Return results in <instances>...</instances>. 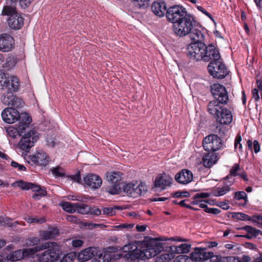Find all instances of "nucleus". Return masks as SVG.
I'll return each instance as SVG.
<instances>
[{
  "label": "nucleus",
  "mask_w": 262,
  "mask_h": 262,
  "mask_svg": "<svg viewBox=\"0 0 262 262\" xmlns=\"http://www.w3.org/2000/svg\"><path fill=\"white\" fill-rule=\"evenodd\" d=\"M164 249L163 243L157 238L147 241H136L125 245L122 251L126 253L123 256L127 260H145L159 254Z\"/></svg>",
  "instance_id": "nucleus-1"
},
{
  "label": "nucleus",
  "mask_w": 262,
  "mask_h": 262,
  "mask_svg": "<svg viewBox=\"0 0 262 262\" xmlns=\"http://www.w3.org/2000/svg\"><path fill=\"white\" fill-rule=\"evenodd\" d=\"M50 244L44 243L32 248L16 250L7 256V258L12 261L19 260L26 256H32L37 252L49 247Z\"/></svg>",
  "instance_id": "nucleus-2"
},
{
  "label": "nucleus",
  "mask_w": 262,
  "mask_h": 262,
  "mask_svg": "<svg viewBox=\"0 0 262 262\" xmlns=\"http://www.w3.org/2000/svg\"><path fill=\"white\" fill-rule=\"evenodd\" d=\"M49 247L44 249L43 252L36 254L39 262H55L59 258L58 246L55 243L47 242Z\"/></svg>",
  "instance_id": "nucleus-3"
},
{
  "label": "nucleus",
  "mask_w": 262,
  "mask_h": 262,
  "mask_svg": "<svg viewBox=\"0 0 262 262\" xmlns=\"http://www.w3.org/2000/svg\"><path fill=\"white\" fill-rule=\"evenodd\" d=\"M24 135L20 139L18 146L24 150H28L33 147L39 139V134L35 128L24 132Z\"/></svg>",
  "instance_id": "nucleus-4"
},
{
  "label": "nucleus",
  "mask_w": 262,
  "mask_h": 262,
  "mask_svg": "<svg viewBox=\"0 0 262 262\" xmlns=\"http://www.w3.org/2000/svg\"><path fill=\"white\" fill-rule=\"evenodd\" d=\"M193 27L191 18L188 15L179 20L173 25V29L175 34L181 37L188 34Z\"/></svg>",
  "instance_id": "nucleus-5"
},
{
  "label": "nucleus",
  "mask_w": 262,
  "mask_h": 262,
  "mask_svg": "<svg viewBox=\"0 0 262 262\" xmlns=\"http://www.w3.org/2000/svg\"><path fill=\"white\" fill-rule=\"evenodd\" d=\"M208 70L212 76L216 78L222 79L228 74V71L221 58L212 61L208 66Z\"/></svg>",
  "instance_id": "nucleus-6"
},
{
  "label": "nucleus",
  "mask_w": 262,
  "mask_h": 262,
  "mask_svg": "<svg viewBox=\"0 0 262 262\" xmlns=\"http://www.w3.org/2000/svg\"><path fill=\"white\" fill-rule=\"evenodd\" d=\"M124 192L128 196L137 198L146 193L147 186L141 182L126 184L123 186Z\"/></svg>",
  "instance_id": "nucleus-7"
},
{
  "label": "nucleus",
  "mask_w": 262,
  "mask_h": 262,
  "mask_svg": "<svg viewBox=\"0 0 262 262\" xmlns=\"http://www.w3.org/2000/svg\"><path fill=\"white\" fill-rule=\"evenodd\" d=\"M187 12L186 9L180 5H174L170 7L167 10L166 17L167 20L173 25L186 16Z\"/></svg>",
  "instance_id": "nucleus-8"
},
{
  "label": "nucleus",
  "mask_w": 262,
  "mask_h": 262,
  "mask_svg": "<svg viewBox=\"0 0 262 262\" xmlns=\"http://www.w3.org/2000/svg\"><path fill=\"white\" fill-rule=\"evenodd\" d=\"M18 79L14 76H7L0 71V89H7L9 91H17L19 88Z\"/></svg>",
  "instance_id": "nucleus-9"
},
{
  "label": "nucleus",
  "mask_w": 262,
  "mask_h": 262,
  "mask_svg": "<svg viewBox=\"0 0 262 262\" xmlns=\"http://www.w3.org/2000/svg\"><path fill=\"white\" fill-rule=\"evenodd\" d=\"M203 145L205 150L213 152L220 149L223 146V144L218 136L210 135L204 139Z\"/></svg>",
  "instance_id": "nucleus-10"
},
{
  "label": "nucleus",
  "mask_w": 262,
  "mask_h": 262,
  "mask_svg": "<svg viewBox=\"0 0 262 262\" xmlns=\"http://www.w3.org/2000/svg\"><path fill=\"white\" fill-rule=\"evenodd\" d=\"M205 43L196 42L190 43L187 48L188 56L194 60H202L203 53L204 52Z\"/></svg>",
  "instance_id": "nucleus-11"
},
{
  "label": "nucleus",
  "mask_w": 262,
  "mask_h": 262,
  "mask_svg": "<svg viewBox=\"0 0 262 262\" xmlns=\"http://www.w3.org/2000/svg\"><path fill=\"white\" fill-rule=\"evenodd\" d=\"M211 92L215 99L222 104H226L229 100L227 92L224 86L220 83H214L211 86Z\"/></svg>",
  "instance_id": "nucleus-12"
},
{
  "label": "nucleus",
  "mask_w": 262,
  "mask_h": 262,
  "mask_svg": "<svg viewBox=\"0 0 262 262\" xmlns=\"http://www.w3.org/2000/svg\"><path fill=\"white\" fill-rule=\"evenodd\" d=\"M173 181L172 178L165 173L158 176L154 181V187L161 190L166 189L171 186Z\"/></svg>",
  "instance_id": "nucleus-13"
},
{
  "label": "nucleus",
  "mask_w": 262,
  "mask_h": 262,
  "mask_svg": "<svg viewBox=\"0 0 262 262\" xmlns=\"http://www.w3.org/2000/svg\"><path fill=\"white\" fill-rule=\"evenodd\" d=\"M204 50L203 53L202 60L205 61H215L221 58L219 51L212 45H209L208 47L205 45Z\"/></svg>",
  "instance_id": "nucleus-14"
},
{
  "label": "nucleus",
  "mask_w": 262,
  "mask_h": 262,
  "mask_svg": "<svg viewBox=\"0 0 262 262\" xmlns=\"http://www.w3.org/2000/svg\"><path fill=\"white\" fill-rule=\"evenodd\" d=\"M85 185L93 189L99 188L102 185V180L97 174L90 173L83 178Z\"/></svg>",
  "instance_id": "nucleus-15"
},
{
  "label": "nucleus",
  "mask_w": 262,
  "mask_h": 262,
  "mask_svg": "<svg viewBox=\"0 0 262 262\" xmlns=\"http://www.w3.org/2000/svg\"><path fill=\"white\" fill-rule=\"evenodd\" d=\"M13 91L8 92L2 99L4 104L7 105H11L16 108L21 107L23 106V102L21 98L14 95Z\"/></svg>",
  "instance_id": "nucleus-16"
},
{
  "label": "nucleus",
  "mask_w": 262,
  "mask_h": 262,
  "mask_svg": "<svg viewBox=\"0 0 262 262\" xmlns=\"http://www.w3.org/2000/svg\"><path fill=\"white\" fill-rule=\"evenodd\" d=\"M2 117L5 122L13 123L18 119L19 113L13 108H7L2 112Z\"/></svg>",
  "instance_id": "nucleus-17"
},
{
  "label": "nucleus",
  "mask_w": 262,
  "mask_h": 262,
  "mask_svg": "<svg viewBox=\"0 0 262 262\" xmlns=\"http://www.w3.org/2000/svg\"><path fill=\"white\" fill-rule=\"evenodd\" d=\"M14 41L12 36L7 34L0 35V50L8 52L13 48Z\"/></svg>",
  "instance_id": "nucleus-18"
},
{
  "label": "nucleus",
  "mask_w": 262,
  "mask_h": 262,
  "mask_svg": "<svg viewBox=\"0 0 262 262\" xmlns=\"http://www.w3.org/2000/svg\"><path fill=\"white\" fill-rule=\"evenodd\" d=\"M212 253H206L204 248H195L194 251L190 254L192 262H196L200 260H206L211 257Z\"/></svg>",
  "instance_id": "nucleus-19"
},
{
  "label": "nucleus",
  "mask_w": 262,
  "mask_h": 262,
  "mask_svg": "<svg viewBox=\"0 0 262 262\" xmlns=\"http://www.w3.org/2000/svg\"><path fill=\"white\" fill-rule=\"evenodd\" d=\"M233 183V181L225 180L223 185H219L213 189L212 194L215 196H223L230 191V186Z\"/></svg>",
  "instance_id": "nucleus-20"
},
{
  "label": "nucleus",
  "mask_w": 262,
  "mask_h": 262,
  "mask_svg": "<svg viewBox=\"0 0 262 262\" xmlns=\"http://www.w3.org/2000/svg\"><path fill=\"white\" fill-rule=\"evenodd\" d=\"M175 180L180 184H187L193 180L192 172L188 169H183L175 175Z\"/></svg>",
  "instance_id": "nucleus-21"
},
{
  "label": "nucleus",
  "mask_w": 262,
  "mask_h": 262,
  "mask_svg": "<svg viewBox=\"0 0 262 262\" xmlns=\"http://www.w3.org/2000/svg\"><path fill=\"white\" fill-rule=\"evenodd\" d=\"M19 124L18 126L23 128L24 132L29 130L34 127L30 126V124L32 122V118L31 116L26 112H23L19 114Z\"/></svg>",
  "instance_id": "nucleus-22"
},
{
  "label": "nucleus",
  "mask_w": 262,
  "mask_h": 262,
  "mask_svg": "<svg viewBox=\"0 0 262 262\" xmlns=\"http://www.w3.org/2000/svg\"><path fill=\"white\" fill-rule=\"evenodd\" d=\"M31 160L38 165L46 166L49 164L50 158L45 152L40 150L31 157Z\"/></svg>",
  "instance_id": "nucleus-23"
},
{
  "label": "nucleus",
  "mask_w": 262,
  "mask_h": 262,
  "mask_svg": "<svg viewBox=\"0 0 262 262\" xmlns=\"http://www.w3.org/2000/svg\"><path fill=\"white\" fill-rule=\"evenodd\" d=\"M216 120L222 124H229L232 121L231 112L226 108H224L216 116Z\"/></svg>",
  "instance_id": "nucleus-24"
},
{
  "label": "nucleus",
  "mask_w": 262,
  "mask_h": 262,
  "mask_svg": "<svg viewBox=\"0 0 262 262\" xmlns=\"http://www.w3.org/2000/svg\"><path fill=\"white\" fill-rule=\"evenodd\" d=\"M9 26L13 29H20L24 24V18L19 14L12 15L8 20Z\"/></svg>",
  "instance_id": "nucleus-25"
},
{
  "label": "nucleus",
  "mask_w": 262,
  "mask_h": 262,
  "mask_svg": "<svg viewBox=\"0 0 262 262\" xmlns=\"http://www.w3.org/2000/svg\"><path fill=\"white\" fill-rule=\"evenodd\" d=\"M97 253V250L94 247H90L81 251L78 255L77 258L80 261H87L92 258Z\"/></svg>",
  "instance_id": "nucleus-26"
},
{
  "label": "nucleus",
  "mask_w": 262,
  "mask_h": 262,
  "mask_svg": "<svg viewBox=\"0 0 262 262\" xmlns=\"http://www.w3.org/2000/svg\"><path fill=\"white\" fill-rule=\"evenodd\" d=\"M166 9V4L164 2H154L151 5V10L153 13L159 16L163 17Z\"/></svg>",
  "instance_id": "nucleus-27"
},
{
  "label": "nucleus",
  "mask_w": 262,
  "mask_h": 262,
  "mask_svg": "<svg viewBox=\"0 0 262 262\" xmlns=\"http://www.w3.org/2000/svg\"><path fill=\"white\" fill-rule=\"evenodd\" d=\"M221 102L217 100L211 101L208 105V112L209 114L216 117L224 108L220 105Z\"/></svg>",
  "instance_id": "nucleus-28"
},
{
  "label": "nucleus",
  "mask_w": 262,
  "mask_h": 262,
  "mask_svg": "<svg viewBox=\"0 0 262 262\" xmlns=\"http://www.w3.org/2000/svg\"><path fill=\"white\" fill-rule=\"evenodd\" d=\"M217 161L216 154L214 152H209L205 155L203 158V163L204 166L210 167L215 164Z\"/></svg>",
  "instance_id": "nucleus-29"
},
{
  "label": "nucleus",
  "mask_w": 262,
  "mask_h": 262,
  "mask_svg": "<svg viewBox=\"0 0 262 262\" xmlns=\"http://www.w3.org/2000/svg\"><path fill=\"white\" fill-rule=\"evenodd\" d=\"M235 217L240 220L243 221H252L253 222L256 223L258 224L260 223V222L262 221V217L261 216H253L252 218L250 217L248 215L238 212L235 214Z\"/></svg>",
  "instance_id": "nucleus-30"
},
{
  "label": "nucleus",
  "mask_w": 262,
  "mask_h": 262,
  "mask_svg": "<svg viewBox=\"0 0 262 262\" xmlns=\"http://www.w3.org/2000/svg\"><path fill=\"white\" fill-rule=\"evenodd\" d=\"M190 38L194 41V42H202L204 39L203 33L199 29H193L189 33Z\"/></svg>",
  "instance_id": "nucleus-31"
},
{
  "label": "nucleus",
  "mask_w": 262,
  "mask_h": 262,
  "mask_svg": "<svg viewBox=\"0 0 262 262\" xmlns=\"http://www.w3.org/2000/svg\"><path fill=\"white\" fill-rule=\"evenodd\" d=\"M106 180L109 183L119 184L121 179V173L119 172L111 171L106 173Z\"/></svg>",
  "instance_id": "nucleus-32"
},
{
  "label": "nucleus",
  "mask_w": 262,
  "mask_h": 262,
  "mask_svg": "<svg viewBox=\"0 0 262 262\" xmlns=\"http://www.w3.org/2000/svg\"><path fill=\"white\" fill-rule=\"evenodd\" d=\"M24 132L23 128L18 125H17V127L11 126L7 129L8 135L13 138H15L18 136H20L24 133Z\"/></svg>",
  "instance_id": "nucleus-33"
},
{
  "label": "nucleus",
  "mask_w": 262,
  "mask_h": 262,
  "mask_svg": "<svg viewBox=\"0 0 262 262\" xmlns=\"http://www.w3.org/2000/svg\"><path fill=\"white\" fill-rule=\"evenodd\" d=\"M58 233V229L56 228H51L48 230L41 232L40 236L45 239H49L54 238Z\"/></svg>",
  "instance_id": "nucleus-34"
},
{
  "label": "nucleus",
  "mask_w": 262,
  "mask_h": 262,
  "mask_svg": "<svg viewBox=\"0 0 262 262\" xmlns=\"http://www.w3.org/2000/svg\"><path fill=\"white\" fill-rule=\"evenodd\" d=\"M224 261H227V262H249L251 260V258L246 255H242V257H224Z\"/></svg>",
  "instance_id": "nucleus-35"
},
{
  "label": "nucleus",
  "mask_w": 262,
  "mask_h": 262,
  "mask_svg": "<svg viewBox=\"0 0 262 262\" xmlns=\"http://www.w3.org/2000/svg\"><path fill=\"white\" fill-rule=\"evenodd\" d=\"M32 190L33 191L36 192L32 196L33 198L35 200H38L39 199V197L44 196L47 194V192L44 188L40 187L39 185L34 184L32 187Z\"/></svg>",
  "instance_id": "nucleus-36"
},
{
  "label": "nucleus",
  "mask_w": 262,
  "mask_h": 262,
  "mask_svg": "<svg viewBox=\"0 0 262 262\" xmlns=\"http://www.w3.org/2000/svg\"><path fill=\"white\" fill-rule=\"evenodd\" d=\"M191 245L188 244H182L178 246H172L171 249L178 253H187L189 252Z\"/></svg>",
  "instance_id": "nucleus-37"
},
{
  "label": "nucleus",
  "mask_w": 262,
  "mask_h": 262,
  "mask_svg": "<svg viewBox=\"0 0 262 262\" xmlns=\"http://www.w3.org/2000/svg\"><path fill=\"white\" fill-rule=\"evenodd\" d=\"M111 260V254L106 251H103L94 258L93 262H110Z\"/></svg>",
  "instance_id": "nucleus-38"
},
{
  "label": "nucleus",
  "mask_w": 262,
  "mask_h": 262,
  "mask_svg": "<svg viewBox=\"0 0 262 262\" xmlns=\"http://www.w3.org/2000/svg\"><path fill=\"white\" fill-rule=\"evenodd\" d=\"M241 229H243V230H245V231H246L247 232L248 234L246 235H237V236L245 237L247 238H251V236H255L258 234V233L259 232H260L259 230H257L255 229V228H254L251 226H245V227L241 228Z\"/></svg>",
  "instance_id": "nucleus-39"
},
{
  "label": "nucleus",
  "mask_w": 262,
  "mask_h": 262,
  "mask_svg": "<svg viewBox=\"0 0 262 262\" xmlns=\"http://www.w3.org/2000/svg\"><path fill=\"white\" fill-rule=\"evenodd\" d=\"M60 205L62 209L68 212L73 213L76 212L77 203L63 202L61 203Z\"/></svg>",
  "instance_id": "nucleus-40"
},
{
  "label": "nucleus",
  "mask_w": 262,
  "mask_h": 262,
  "mask_svg": "<svg viewBox=\"0 0 262 262\" xmlns=\"http://www.w3.org/2000/svg\"><path fill=\"white\" fill-rule=\"evenodd\" d=\"M110 185L106 188L107 192L111 194H117L119 193L120 187L119 184L109 183Z\"/></svg>",
  "instance_id": "nucleus-41"
},
{
  "label": "nucleus",
  "mask_w": 262,
  "mask_h": 262,
  "mask_svg": "<svg viewBox=\"0 0 262 262\" xmlns=\"http://www.w3.org/2000/svg\"><path fill=\"white\" fill-rule=\"evenodd\" d=\"M242 137L239 134H238L234 141V149L235 151L238 154H242L243 153V146L241 143L242 141Z\"/></svg>",
  "instance_id": "nucleus-42"
},
{
  "label": "nucleus",
  "mask_w": 262,
  "mask_h": 262,
  "mask_svg": "<svg viewBox=\"0 0 262 262\" xmlns=\"http://www.w3.org/2000/svg\"><path fill=\"white\" fill-rule=\"evenodd\" d=\"M247 146L251 150L253 149L255 153H257L260 151V146L257 140H254L253 142L251 140H248L247 142Z\"/></svg>",
  "instance_id": "nucleus-43"
},
{
  "label": "nucleus",
  "mask_w": 262,
  "mask_h": 262,
  "mask_svg": "<svg viewBox=\"0 0 262 262\" xmlns=\"http://www.w3.org/2000/svg\"><path fill=\"white\" fill-rule=\"evenodd\" d=\"M90 206L86 204H79L77 203L76 211L83 214H89L90 212Z\"/></svg>",
  "instance_id": "nucleus-44"
},
{
  "label": "nucleus",
  "mask_w": 262,
  "mask_h": 262,
  "mask_svg": "<svg viewBox=\"0 0 262 262\" xmlns=\"http://www.w3.org/2000/svg\"><path fill=\"white\" fill-rule=\"evenodd\" d=\"M17 186L22 190L31 189L33 185V183L25 182L23 181H19L16 182Z\"/></svg>",
  "instance_id": "nucleus-45"
},
{
  "label": "nucleus",
  "mask_w": 262,
  "mask_h": 262,
  "mask_svg": "<svg viewBox=\"0 0 262 262\" xmlns=\"http://www.w3.org/2000/svg\"><path fill=\"white\" fill-rule=\"evenodd\" d=\"M2 12L4 15H9L10 16L17 14V13H16L15 8L12 6H5Z\"/></svg>",
  "instance_id": "nucleus-46"
},
{
  "label": "nucleus",
  "mask_w": 262,
  "mask_h": 262,
  "mask_svg": "<svg viewBox=\"0 0 262 262\" xmlns=\"http://www.w3.org/2000/svg\"><path fill=\"white\" fill-rule=\"evenodd\" d=\"M52 174L56 177H62L64 176V171L60 167H53L51 169Z\"/></svg>",
  "instance_id": "nucleus-47"
},
{
  "label": "nucleus",
  "mask_w": 262,
  "mask_h": 262,
  "mask_svg": "<svg viewBox=\"0 0 262 262\" xmlns=\"http://www.w3.org/2000/svg\"><path fill=\"white\" fill-rule=\"evenodd\" d=\"M26 221L29 223H42L45 222V219L43 217H35L26 218Z\"/></svg>",
  "instance_id": "nucleus-48"
},
{
  "label": "nucleus",
  "mask_w": 262,
  "mask_h": 262,
  "mask_svg": "<svg viewBox=\"0 0 262 262\" xmlns=\"http://www.w3.org/2000/svg\"><path fill=\"white\" fill-rule=\"evenodd\" d=\"M174 262H192V259L188 255H180L174 259Z\"/></svg>",
  "instance_id": "nucleus-49"
},
{
  "label": "nucleus",
  "mask_w": 262,
  "mask_h": 262,
  "mask_svg": "<svg viewBox=\"0 0 262 262\" xmlns=\"http://www.w3.org/2000/svg\"><path fill=\"white\" fill-rule=\"evenodd\" d=\"M234 198L237 200H244L245 202L248 201V198L244 191H237L234 194Z\"/></svg>",
  "instance_id": "nucleus-50"
},
{
  "label": "nucleus",
  "mask_w": 262,
  "mask_h": 262,
  "mask_svg": "<svg viewBox=\"0 0 262 262\" xmlns=\"http://www.w3.org/2000/svg\"><path fill=\"white\" fill-rule=\"evenodd\" d=\"M76 255L73 253H69L64 255L60 262H72L73 259L75 258Z\"/></svg>",
  "instance_id": "nucleus-51"
},
{
  "label": "nucleus",
  "mask_w": 262,
  "mask_h": 262,
  "mask_svg": "<svg viewBox=\"0 0 262 262\" xmlns=\"http://www.w3.org/2000/svg\"><path fill=\"white\" fill-rule=\"evenodd\" d=\"M148 0H132L133 4L137 7L141 8L147 5Z\"/></svg>",
  "instance_id": "nucleus-52"
},
{
  "label": "nucleus",
  "mask_w": 262,
  "mask_h": 262,
  "mask_svg": "<svg viewBox=\"0 0 262 262\" xmlns=\"http://www.w3.org/2000/svg\"><path fill=\"white\" fill-rule=\"evenodd\" d=\"M103 214L107 216H113L116 213L115 209L113 207H105L102 209Z\"/></svg>",
  "instance_id": "nucleus-53"
},
{
  "label": "nucleus",
  "mask_w": 262,
  "mask_h": 262,
  "mask_svg": "<svg viewBox=\"0 0 262 262\" xmlns=\"http://www.w3.org/2000/svg\"><path fill=\"white\" fill-rule=\"evenodd\" d=\"M0 226H11V220L9 218L0 217Z\"/></svg>",
  "instance_id": "nucleus-54"
},
{
  "label": "nucleus",
  "mask_w": 262,
  "mask_h": 262,
  "mask_svg": "<svg viewBox=\"0 0 262 262\" xmlns=\"http://www.w3.org/2000/svg\"><path fill=\"white\" fill-rule=\"evenodd\" d=\"M11 165L13 167L17 169L19 171H25L26 169V168L23 165L20 164L14 161L11 162Z\"/></svg>",
  "instance_id": "nucleus-55"
},
{
  "label": "nucleus",
  "mask_w": 262,
  "mask_h": 262,
  "mask_svg": "<svg viewBox=\"0 0 262 262\" xmlns=\"http://www.w3.org/2000/svg\"><path fill=\"white\" fill-rule=\"evenodd\" d=\"M89 213L92 215H99L101 213V211L96 206L90 207Z\"/></svg>",
  "instance_id": "nucleus-56"
},
{
  "label": "nucleus",
  "mask_w": 262,
  "mask_h": 262,
  "mask_svg": "<svg viewBox=\"0 0 262 262\" xmlns=\"http://www.w3.org/2000/svg\"><path fill=\"white\" fill-rule=\"evenodd\" d=\"M211 193L208 192H200L195 194V198L199 199L200 200H204L210 196Z\"/></svg>",
  "instance_id": "nucleus-57"
},
{
  "label": "nucleus",
  "mask_w": 262,
  "mask_h": 262,
  "mask_svg": "<svg viewBox=\"0 0 262 262\" xmlns=\"http://www.w3.org/2000/svg\"><path fill=\"white\" fill-rule=\"evenodd\" d=\"M20 7L24 9L27 8L33 0H18Z\"/></svg>",
  "instance_id": "nucleus-58"
},
{
  "label": "nucleus",
  "mask_w": 262,
  "mask_h": 262,
  "mask_svg": "<svg viewBox=\"0 0 262 262\" xmlns=\"http://www.w3.org/2000/svg\"><path fill=\"white\" fill-rule=\"evenodd\" d=\"M15 64V61L13 58H10L9 60H7L5 63V67L7 68L8 69H10L14 66Z\"/></svg>",
  "instance_id": "nucleus-59"
},
{
  "label": "nucleus",
  "mask_w": 262,
  "mask_h": 262,
  "mask_svg": "<svg viewBox=\"0 0 262 262\" xmlns=\"http://www.w3.org/2000/svg\"><path fill=\"white\" fill-rule=\"evenodd\" d=\"M239 169V166L237 164H235L232 168L230 169V174L232 176H235L237 175V172Z\"/></svg>",
  "instance_id": "nucleus-60"
},
{
  "label": "nucleus",
  "mask_w": 262,
  "mask_h": 262,
  "mask_svg": "<svg viewBox=\"0 0 262 262\" xmlns=\"http://www.w3.org/2000/svg\"><path fill=\"white\" fill-rule=\"evenodd\" d=\"M210 262H227V261L223 260V257H221L218 256H211L210 257Z\"/></svg>",
  "instance_id": "nucleus-61"
},
{
  "label": "nucleus",
  "mask_w": 262,
  "mask_h": 262,
  "mask_svg": "<svg viewBox=\"0 0 262 262\" xmlns=\"http://www.w3.org/2000/svg\"><path fill=\"white\" fill-rule=\"evenodd\" d=\"M196 8L197 9L200 11V12H202L204 14H205L206 16H207L209 18L212 19V18L211 17V14L208 13L205 9H204L202 7L200 6H196Z\"/></svg>",
  "instance_id": "nucleus-62"
},
{
  "label": "nucleus",
  "mask_w": 262,
  "mask_h": 262,
  "mask_svg": "<svg viewBox=\"0 0 262 262\" xmlns=\"http://www.w3.org/2000/svg\"><path fill=\"white\" fill-rule=\"evenodd\" d=\"M67 220L69 222H73V223H78L79 221L78 218L74 215H69L67 217Z\"/></svg>",
  "instance_id": "nucleus-63"
},
{
  "label": "nucleus",
  "mask_w": 262,
  "mask_h": 262,
  "mask_svg": "<svg viewBox=\"0 0 262 262\" xmlns=\"http://www.w3.org/2000/svg\"><path fill=\"white\" fill-rule=\"evenodd\" d=\"M252 98L255 101L259 100V96L258 95V90L257 89H254L252 91Z\"/></svg>",
  "instance_id": "nucleus-64"
}]
</instances>
